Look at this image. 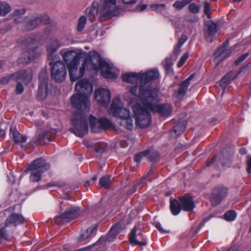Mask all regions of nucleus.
Returning <instances> with one entry per match:
<instances>
[{"label": "nucleus", "instance_id": "1", "mask_svg": "<svg viewBox=\"0 0 251 251\" xmlns=\"http://www.w3.org/2000/svg\"><path fill=\"white\" fill-rule=\"evenodd\" d=\"M144 88H140L141 97L145 107L137 103L132 107L137 126L141 128L149 126L151 121V117L149 110L157 111L161 116H169L172 112V107L169 103L156 104L158 99L156 91H145Z\"/></svg>", "mask_w": 251, "mask_h": 251}, {"label": "nucleus", "instance_id": "2", "mask_svg": "<svg viewBox=\"0 0 251 251\" xmlns=\"http://www.w3.org/2000/svg\"><path fill=\"white\" fill-rule=\"evenodd\" d=\"M72 106L79 111L74 113L70 131L75 136L82 138L88 132L87 116L83 111L89 110V100L87 96L74 94L70 99Z\"/></svg>", "mask_w": 251, "mask_h": 251}, {"label": "nucleus", "instance_id": "3", "mask_svg": "<svg viewBox=\"0 0 251 251\" xmlns=\"http://www.w3.org/2000/svg\"><path fill=\"white\" fill-rule=\"evenodd\" d=\"M116 0H101L98 7V3L94 2L91 7L86 9V12L92 21L97 15L100 20L107 21L118 16L124 10L120 6H116Z\"/></svg>", "mask_w": 251, "mask_h": 251}, {"label": "nucleus", "instance_id": "4", "mask_svg": "<svg viewBox=\"0 0 251 251\" xmlns=\"http://www.w3.org/2000/svg\"><path fill=\"white\" fill-rule=\"evenodd\" d=\"M108 113L119 119V123L121 126L129 130L133 129V120L130 115V110L123 107L119 97H115L112 100Z\"/></svg>", "mask_w": 251, "mask_h": 251}, {"label": "nucleus", "instance_id": "5", "mask_svg": "<svg viewBox=\"0 0 251 251\" xmlns=\"http://www.w3.org/2000/svg\"><path fill=\"white\" fill-rule=\"evenodd\" d=\"M37 40V36L35 34L26 35L22 39V48L25 50L22 54L23 62H28L39 57V54L37 50L38 47Z\"/></svg>", "mask_w": 251, "mask_h": 251}, {"label": "nucleus", "instance_id": "6", "mask_svg": "<svg viewBox=\"0 0 251 251\" xmlns=\"http://www.w3.org/2000/svg\"><path fill=\"white\" fill-rule=\"evenodd\" d=\"M50 167V164L43 157L32 161L26 170L29 172V180L31 182H39L43 174Z\"/></svg>", "mask_w": 251, "mask_h": 251}, {"label": "nucleus", "instance_id": "7", "mask_svg": "<svg viewBox=\"0 0 251 251\" xmlns=\"http://www.w3.org/2000/svg\"><path fill=\"white\" fill-rule=\"evenodd\" d=\"M63 79H39L37 99L41 100L45 99L48 95L55 93L58 89L56 83L63 82Z\"/></svg>", "mask_w": 251, "mask_h": 251}, {"label": "nucleus", "instance_id": "8", "mask_svg": "<svg viewBox=\"0 0 251 251\" xmlns=\"http://www.w3.org/2000/svg\"><path fill=\"white\" fill-rule=\"evenodd\" d=\"M14 22L16 23L22 22L25 29L30 30L34 29L41 24L44 25L49 24L50 19L46 15L35 14L29 17H26L24 19H21V18L15 19Z\"/></svg>", "mask_w": 251, "mask_h": 251}, {"label": "nucleus", "instance_id": "9", "mask_svg": "<svg viewBox=\"0 0 251 251\" xmlns=\"http://www.w3.org/2000/svg\"><path fill=\"white\" fill-rule=\"evenodd\" d=\"M125 82L128 83H135L136 84H138L139 85H135L134 86L130 88V92L133 95L137 96L139 99V102H137L134 103L132 105V107L133 106L137 103H140L143 107H145V104L144 103L143 101L142 100L140 91V88L141 87L144 88L143 89L145 91H156L154 90L152 87H150L149 85L146 86V85L149 84L150 82L153 79H123Z\"/></svg>", "mask_w": 251, "mask_h": 251}, {"label": "nucleus", "instance_id": "10", "mask_svg": "<svg viewBox=\"0 0 251 251\" xmlns=\"http://www.w3.org/2000/svg\"><path fill=\"white\" fill-rule=\"evenodd\" d=\"M92 68L95 71L100 70L101 75L105 78H117L118 75L112 71L114 68L113 64L97 59V63H92Z\"/></svg>", "mask_w": 251, "mask_h": 251}, {"label": "nucleus", "instance_id": "11", "mask_svg": "<svg viewBox=\"0 0 251 251\" xmlns=\"http://www.w3.org/2000/svg\"><path fill=\"white\" fill-rule=\"evenodd\" d=\"M231 154L228 152H221L217 156L213 157L211 160L206 162V166H209L212 164L216 166V168L220 169L224 167H228L231 164Z\"/></svg>", "mask_w": 251, "mask_h": 251}, {"label": "nucleus", "instance_id": "12", "mask_svg": "<svg viewBox=\"0 0 251 251\" xmlns=\"http://www.w3.org/2000/svg\"><path fill=\"white\" fill-rule=\"evenodd\" d=\"M160 74L157 68H153L145 72H128L123 74L121 78H158Z\"/></svg>", "mask_w": 251, "mask_h": 251}, {"label": "nucleus", "instance_id": "13", "mask_svg": "<svg viewBox=\"0 0 251 251\" xmlns=\"http://www.w3.org/2000/svg\"><path fill=\"white\" fill-rule=\"evenodd\" d=\"M91 130L93 133L100 132L111 126V122L106 118L97 119L92 115L89 117Z\"/></svg>", "mask_w": 251, "mask_h": 251}, {"label": "nucleus", "instance_id": "14", "mask_svg": "<svg viewBox=\"0 0 251 251\" xmlns=\"http://www.w3.org/2000/svg\"><path fill=\"white\" fill-rule=\"evenodd\" d=\"M78 64L79 63H77V61L75 60L72 63L68 64L70 78H81L83 76L85 71L86 61H84L81 64L79 70L77 69Z\"/></svg>", "mask_w": 251, "mask_h": 251}, {"label": "nucleus", "instance_id": "15", "mask_svg": "<svg viewBox=\"0 0 251 251\" xmlns=\"http://www.w3.org/2000/svg\"><path fill=\"white\" fill-rule=\"evenodd\" d=\"M95 97L100 104L107 107L110 101L111 93L108 89L99 88L95 91Z\"/></svg>", "mask_w": 251, "mask_h": 251}, {"label": "nucleus", "instance_id": "16", "mask_svg": "<svg viewBox=\"0 0 251 251\" xmlns=\"http://www.w3.org/2000/svg\"><path fill=\"white\" fill-rule=\"evenodd\" d=\"M227 189L223 186H218L212 190V195L211 197V202L213 206L219 205L222 201L226 197Z\"/></svg>", "mask_w": 251, "mask_h": 251}, {"label": "nucleus", "instance_id": "17", "mask_svg": "<svg viewBox=\"0 0 251 251\" xmlns=\"http://www.w3.org/2000/svg\"><path fill=\"white\" fill-rule=\"evenodd\" d=\"M75 89L78 94L87 96L88 97L93 90L89 79H79L75 84Z\"/></svg>", "mask_w": 251, "mask_h": 251}, {"label": "nucleus", "instance_id": "18", "mask_svg": "<svg viewBox=\"0 0 251 251\" xmlns=\"http://www.w3.org/2000/svg\"><path fill=\"white\" fill-rule=\"evenodd\" d=\"M51 75L52 78H65L66 77L67 71L62 61H58L52 66Z\"/></svg>", "mask_w": 251, "mask_h": 251}, {"label": "nucleus", "instance_id": "19", "mask_svg": "<svg viewBox=\"0 0 251 251\" xmlns=\"http://www.w3.org/2000/svg\"><path fill=\"white\" fill-rule=\"evenodd\" d=\"M227 43L225 42L214 53L215 60L219 63L228 57L231 53V50L227 47Z\"/></svg>", "mask_w": 251, "mask_h": 251}, {"label": "nucleus", "instance_id": "20", "mask_svg": "<svg viewBox=\"0 0 251 251\" xmlns=\"http://www.w3.org/2000/svg\"><path fill=\"white\" fill-rule=\"evenodd\" d=\"M60 45L56 39L51 40L47 45V51L48 55V59L51 60L49 65H51L52 61L55 57V53L60 47Z\"/></svg>", "mask_w": 251, "mask_h": 251}, {"label": "nucleus", "instance_id": "21", "mask_svg": "<svg viewBox=\"0 0 251 251\" xmlns=\"http://www.w3.org/2000/svg\"><path fill=\"white\" fill-rule=\"evenodd\" d=\"M10 134L15 144H19L22 148H25L26 145H24L27 140V136L19 132L16 128L12 127L10 129Z\"/></svg>", "mask_w": 251, "mask_h": 251}, {"label": "nucleus", "instance_id": "22", "mask_svg": "<svg viewBox=\"0 0 251 251\" xmlns=\"http://www.w3.org/2000/svg\"><path fill=\"white\" fill-rule=\"evenodd\" d=\"M179 201L182 210L186 212H192L195 207V204L192 197L183 196L179 198Z\"/></svg>", "mask_w": 251, "mask_h": 251}, {"label": "nucleus", "instance_id": "23", "mask_svg": "<svg viewBox=\"0 0 251 251\" xmlns=\"http://www.w3.org/2000/svg\"><path fill=\"white\" fill-rule=\"evenodd\" d=\"M190 80L185 79L179 83L177 90L175 92L173 95V97L176 98L177 100H180L185 96L190 84Z\"/></svg>", "mask_w": 251, "mask_h": 251}, {"label": "nucleus", "instance_id": "24", "mask_svg": "<svg viewBox=\"0 0 251 251\" xmlns=\"http://www.w3.org/2000/svg\"><path fill=\"white\" fill-rule=\"evenodd\" d=\"M60 54L62 56L64 61L67 66L69 63H72L75 60L77 61V63H79L80 57L74 50L65 51V50H62L60 51Z\"/></svg>", "mask_w": 251, "mask_h": 251}, {"label": "nucleus", "instance_id": "25", "mask_svg": "<svg viewBox=\"0 0 251 251\" xmlns=\"http://www.w3.org/2000/svg\"><path fill=\"white\" fill-rule=\"evenodd\" d=\"M25 218L21 214L12 213L7 218L5 223L7 226L15 227L22 224Z\"/></svg>", "mask_w": 251, "mask_h": 251}, {"label": "nucleus", "instance_id": "26", "mask_svg": "<svg viewBox=\"0 0 251 251\" xmlns=\"http://www.w3.org/2000/svg\"><path fill=\"white\" fill-rule=\"evenodd\" d=\"M142 236V233L141 232L139 233L136 236V229L135 227L132 229L130 233L129 241L130 243L133 246H145L147 245V242L145 239H142V240L140 241L137 240V237L140 239L139 237Z\"/></svg>", "mask_w": 251, "mask_h": 251}, {"label": "nucleus", "instance_id": "27", "mask_svg": "<svg viewBox=\"0 0 251 251\" xmlns=\"http://www.w3.org/2000/svg\"><path fill=\"white\" fill-rule=\"evenodd\" d=\"M79 210V208L78 207L68 208L57 218H61L66 220L73 219L77 216Z\"/></svg>", "mask_w": 251, "mask_h": 251}, {"label": "nucleus", "instance_id": "28", "mask_svg": "<svg viewBox=\"0 0 251 251\" xmlns=\"http://www.w3.org/2000/svg\"><path fill=\"white\" fill-rule=\"evenodd\" d=\"M217 25L213 23H210L206 24L205 29V36L206 40L211 42L217 32Z\"/></svg>", "mask_w": 251, "mask_h": 251}, {"label": "nucleus", "instance_id": "29", "mask_svg": "<svg viewBox=\"0 0 251 251\" xmlns=\"http://www.w3.org/2000/svg\"><path fill=\"white\" fill-rule=\"evenodd\" d=\"M49 132H44L38 135L35 136L30 142L31 145H43L47 143Z\"/></svg>", "mask_w": 251, "mask_h": 251}, {"label": "nucleus", "instance_id": "30", "mask_svg": "<svg viewBox=\"0 0 251 251\" xmlns=\"http://www.w3.org/2000/svg\"><path fill=\"white\" fill-rule=\"evenodd\" d=\"M33 77V71L30 69L22 70L12 74L10 78H32Z\"/></svg>", "mask_w": 251, "mask_h": 251}, {"label": "nucleus", "instance_id": "31", "mask_svg": "<svg viewBox=\"0 0 251 251\" xmlns=\"http://www.w3.org/2000/svg\"><path fill=\"white\" fill-rule=\"evenodd\" d=\"M170 209L173 215H178L182 210L180 202L176 199H172L170 201Z\"/></svg>", "mask_w": 251, "mask_h": 251}, {"label": "nucleus", "instance_id": "32", "mask_svg": "<svg viewBox=\"0 0 251 251\" xmlns=\"http://www.w3.org/2000/svg\"><path fill=\"white\" fill-rule=\"evenodd\" d=\"M120 232L118 225H114L112 226L106 236V240L109 242L113 241Z\"/></svg>", "mask_w": 251, "mask_h": 251}, {"label": "nucleus", "instance_id": "33", "mask_svg": "<svg viewBox=\"0 0 251 251\" xmlns=\"http://www.w3.org/2000/svg\"><path fill=\"white\" fill-rule=\"evenodd\" d=\"M187 126V123L185 121L179 122L176 126H175L173 130L171 131V134L173 136L174 134H176V136L180 135L185 130Z\"/></svg>", "mask_w": 251, "mask_h": 251}, {"label": "nucleus", "instance_id": "34", "mask_svg": "<svg viewBox=\"0 0 251 251\" xmlns=\"http://www.w3.org/2000/svg\"><path fill=\"white\" fill-rule=\"evenodd\" d=\"M161 64L166 71V73L170 75V77H171V75L173 74V70L172 69L173 62L172 58L169 57L165 58L162 62Z\"/></svg>", "mask_w": 251, "mask_h": 251}, {"label": "nucleus", "instance_id": "35", "mask_svg": "<svg viewBox=\"0 0 251 251\" xmlns=\"http://www.w3.org/2000/svg\"><path fill=\"white\" fill-rule=\"evenodd\" d=\"M251 66V64L249 63L246 66L241 68L238 73L235 74L233 71H230L227 73L222 78H231L233 77V78H236L237 77L241 76L240 74L242 73L245 70L248 69Z\"/></svg>", "mask_w": 251, "mask_h": 251}, {"label": "nucleus", "instance_id": "36", "mask_svg": "<svg viewBox=\"0 0 251 251\" xmlns=\"http://www.w3.org/2000/svg\"><path fill=\"white\" fill-rule=\"evenodd\" d=\"M107 144L104 142H97L92 146V148L97 153H102L106 150Z\"/></svg>", "mask_w": 251, "mask_h": 251}, {"label": "nucleus", "instance_id": "37", "mask_svg": "<svg viewBox=\"0 0 251 251\" xmlns=\"http://www.w3.org/2000/svg\"><path fill=\"white\" fill-rule=\"evenodd\" d=\"M8 228H10L9 226H6V224L2 226H0V243L3 240H7L8 239V231L9 229Z\"/></svg>", "mask_w": 251, "mask_h": 251}, {"label": "nucleus", "instance_id": "38", "mask_svg": "<svg viewBox=\"0 0 251 251\" xmlns=\"http://www.w3.org/2000/svg\"><path fill=\"white\" fill-rule=\"evenodd\" d=\"M111 178V176L105 175L101 177L99 181L100 185L101 187L105 188H108L110 187V179Z\"/></svg>", "mask_w": 251, "mask_h": 251}, {"label": "nucleus", "instance_id": "39", "mask_svg": "<svg viewBox=\"0 0 251 251\" xmlns=\"http://www.w3.org/2000/svg\"><path fill=\"white\" fill-rule=\"evenodd\" d=\"M96 228V226H91L88 228L87 230L81 234L79 238V240H85L89 237L93 233Z\"/></svg>", "mask_w": 251, "mask_h": 251}, {"label": "nucleus", "instance_id": "40", "mask_svg": "<svg viewBox=\"0 0 251 251\" xmlns=\"http://www.w3.org/2000/svg\"><path fill=\"white\" fill-rule=\"evenodd\" d=\"M11 10V7L8 4L4 2H0V16H4Z\"/></svg>", "mask_w": 251, "mask_h": 251}, {"label": "nucleus", "instance_id": "41", "mask_svg": "<svg viewBox=\"0 0 251 251\" xmlns=\"http://www.w3.org/2000/svg\"><path fill=\"white\" fill-rule=\"evenodd\" d=\"M236 217V212L234 210H229L224 214V219L228 222L234 221Z\"/></svg>", "mask_w": 251, "mask_h": 251}, {"label": "nucleus", "instance_id": "42", "mask_svg": "<svg viewBox=\"0 0 251 251\" xmlns=\"http://www.w3.org/2000/svg\"><path fill=\"white\" fill-rule=\"evenodd\" d=\"M231 80L232 79H220V80L216 83L215 86L217 88H221V89L223 90V94L227 86L231 83Z\"/></svg>", "mask_w": 251, "mask_h": 251}, {"label": "nucleus", "instance_id": "43", "mask_svg": "<svg viewBox=\"0 0 251 251\" xmlns=\"http://www.w3.org/2000/svg\"><path fill=\"white\" fill-rule=\"evenodd\" d=\"M192 0H177L173 4V7L177 9H181L188 4L190 3Z\"/></svg>", "mask_w": 251, "mask_h": 251}, {"label": "nucleus", "instance_id": "44", "mask_svg": "<svg viewBox=\"0 0 251 251\" xmlns=\"http://www.w3.org/2000/svg\"><path fill=\"white\" fill-rule=\"evenodd\" d=\"M86 17L84 16H81L79 18L78 21V24H77V30L79 32L81 31L83 29V28L86 25Z\"/></svg>", "mask_w": 251, "mask_h": 251}, {"label": "nucleus", "instance_id": "45", "mask_svg": "<svg viewBox=\"0 0 251 251\" xmlns=\"http://www.w3.org/2000/svg\"><path fill=\"white\" fill-rule=\"evenodd\" d=\"M188 9L189 11L193 14H197L200 12V7L195 3H191Z\"/></svg>", "mask_w": 251, "mask_h": 251}, {"label": "nucleus", "instance_id": "46", "mask_svg": "<svg viewBox=\"0 0 251 251\" xmlns=\"http://www.w3.org/2000/svg\"><path fill=\"white\" fill-rule=\"evenodd\" d=\"M189 56V53L188 52H185L183 55L181 57L179 62L177 63V67H181L185 63L186 60L188 59Z\"/></svg>", "mask_w": 251, "mask_h": 251}, {"label": "nucleus", "instance_id": "47", "mask_svg": "<svg viewBox=\"0 0 251 251\" xmlns=\"http://www.w3.org/2000/svg\"><path fill=\"white\" fill-rule=\"evenodd\" d=\"M45 132H49L48 142H50L51 140V138L54 137L56 134L57 130L55 128H51L49 130H47Z\"/></svg>", "mask_w": 251, "mask_h": 251}, {"label": "nucleus", "instance_id": "48", "mask_svg": "<svg viewBox=\"0 0 251 251\" xmlns=\"http://www.w3.org/2000/svg\"><path fill=\"white\" fill-rule=\"evenodd\" d=\"M24 90L23 85L21 82H18L15 89V92L17 94L19 95L22 94Z\"/></svg>", "mask_w": 251, "mask_h": 251}, {"label": "nucleus", "instance_id": "49", "mask_svg": "<svg viewBox=\"0 0 251 251\" xmlns=\"http://www.w3.org/2000/svg\"><path fill=\"white\" fill-rule=\"evenodd\" d=\"M165 7V4H151L149 7V10H155L159 8H164Z\"/></svg>", "mask_w": 251, "mask_h": 251}, {"label": "nucleus", "instance_id": "50", "mask_svg": "<svg viewBox=\"0 0 251 251\" xmlns=\"http://www.w3.org/2000/svg\"><path fill=\"white\" fill-rule=\"evenodd\" d=\"M159 157V154L157 152H152L150 153L148 158L151 161H155L158 159Z\"/></svg>", "mask_w": 251, "mask_h": 251}, {"label": "nucleus", "instance_id": "51", "mask_svg": "<svg viewBox=\"0 0 251 251\" xmlns=\"http://www.w3.org/2000/svg\"><path fill=\"white\" fill-rule=\"evenodd\" d=\"M181 46H179L178 45H177L176 47L174 48L173 52V56L175 57V59L177 57V56L180 53L181 51Z\"/></svg>", "mask_w": 251, "mask_h": 251}, {"label": "nucleus", "instance_id": "52", "mask_svg": "<svg viewBox=\"0 0 251 251\" xmlns=\"http://www.w3.org/2000/svg\"><path fill=\"white\" fill-rule=\"evenodd\" d=\"M248 53H246L240 56L235 61V64L236 65H239L241 62L244 60L248 56Z\"/></svg>", "mask_w": 251, "mask_h": 251}, {"label": "nucleus", "instance_id": "53", "mask_svg": "<svg viewBox=\"0 0 251 251\" xmlns=\"http://www.w3.org/2000/svg\"><path fill=\"white\" fill-rule=\"evenodd\" d=\"M210 218H211L210 217H207L206 218L204 219L203 221L201 223H200V224L198 226L197 228V231L198 232L199 230H200L204 226L205 223L206 222L208 221L210 219Z\"/></svg>", "mask_w": 251, "mask_h": 251}, {"label": "nucleus", "instance_id": "54", "mask_svg": "<svg viewBox=\"0 0 251 251\" xmlns=\"http://www.w3.org/2000/svg\"><path fill=\"white\" fill-rule=\"evenodd\" d=\"M210 11V8L209 3L207 2H205L204 5V12L208 17H209Z\"/></svg>", "mask_w": 251, "mask_h": 251}, {"label": "nucleus", "instance_id": "55", "mask_svg": "<svg viewBox=\"0 0 251 251\" xmlns=\"http://www.w3.org/2000/svg\"><path fill=\"white\" fill-rule=\"evenodd\" d=\"M155 227L161 233H166L168 232L167 230L164 229L162 227L161 224L159 222H157L155 224Z\"/></svg>", "mask_w": 251, "mask_h": 251}, {"label": "nucleus", "instance_id": "56", "mask_svg": "<svg viewBox=\"0 0 251 251\" xmlns=\"http://www.w3.org/2000/svg\"><path fill=\"white\" fill-rule=\"evenodd\" d=\"M7 181L11 184L14 183L15 178L12 172H10L9 175H7Z\"/></svg>", "mask_w": 251, "mask_h": 251}, {"label": "nucleus", "instance_id": "57", "mask_svg": "<svg viewBox=\"0 0 251 251\" xmlns=\"http://www.w3.org/2000/svg\"><path fill=\"white\" fill-rule=\"evenodd\" d=\"M64 183H54V182H50V183H48V184H47V187H53V186H58V187H62L63 186H64Z\"/></svg>", "mask_w": 251, "mask_h": 251}, {"label": "nucleus", "instance_id": "58", "mask_svg": "<svg viewBox=\"0 0 251 251\" xmlns=\"http://www.w3.org/2000/svg\"><path fill=\"white\" fill-rule=\"evenodd\" d=\"M187 40V37L185 35H182L179 39V42L177 44V45H179V46H182V45L184 43V42Z\"/></svg>", "mask_w": 251, "mask_h": 251}, {"label": "nucleus", "instance_id": "59", "mask_svg": "<svg viewBox=\"0 0 251 251\" xmlns=\"http://www.w3.org/2000/svg\"><path fill=\"white\" fill-rule=\"evenodd\" d=\"M247 171L248 173L251 174V156H249L247 161Z\"/></svg>", "mask_w": 251, "mask_h": 251}, {"label": "nucleus", "instance_id": "60", "mask_svg": "<svg viewBox=\"0 0 251 251\" xmlns=\"http://www.w3.org/2000/svg\"><path fill=\"white\" fill-rule=\"evenodd\" d=\"M143 156L141 155L140 153H138L135 155L134 160L137 163H140L141 161L142 158Z\"/></svg>", "mask_w": 251, "mask_h": 251}, {"label": "nucleus", "instance_id": "61", "mask_svg": "<svg viewBox=\"0 0 251 251\" xmlns=\"http://www.w3.org/2000/svg\"><path fill=\"white\" fill-rule=\"evenodd\" d=\"M140 153L143 157L148 156V157L151 153L150 151L149 150L144 151Z\"/></svg>", "mask_w": 251, "mask_h": 251}, {"label": "nucleus", "instance_id": "62", "mask_svg": "<svg viewBox=\"0 0 251 251\" xmlns=\"http://www.w3.org/2000/svg\"><path fill=\"white\" fill-rule=\"evenodd\" d=\"M137 189V185H134L132 186V187L131 188V189L129 191V193H133L136 192V190Z\"/></svg>", "mask_w": 251, "mask_h": 251}, {"label": "nucleus", "instance_id": "63", "mask_svg": "<svg viewBox=\"0 0 251 251\" xmlns=\"http://www.w3.org/2000/svg\"><path fill=\"white\" fill-rule=\"evenodd\" d=\"M9 79H0V83L2 85L6 84L8 83Z\"/></svg>", "mask_w": 251, "mask_h": 251}, {"label": "nucleus", "instance_id": "64", "mask_svg": "<svg viewBox=\"0 0 251 251\" xmlns=\"http://www.w3.org/2000/svg\"><path fill=\"white\" fill-rule=\"evenodd\" d=\"M240 153L242 154H245L247 153V150L245 148H241L239 150Z\"/></svg>", "mask_w": 251, "mask_h": 251}]
</instances>
